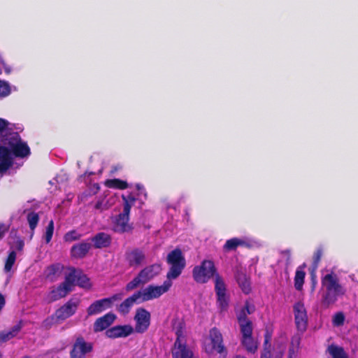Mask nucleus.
I'll list each match as a JSON object with an SVG mask.
<instances>
[{
    "label": "nucleus",
    "instance_id": "1",
    "mask_svg": "<svg viewBox=\"0 0 358 358\" xmlns=\"http://www.w3.org/2000/svg\"><path fill=\"white\" fill-rule=\"evenodd\" d=\"M321 285L324 289L321 303L325 308L334 305L338 298L343 297L346 294L345 287L340 283L338 277L334 272L322 277Z\"/></svg>",
    "mask_w": 358,
    "mask_h": 358
},
{
    "label": "nucleus",
    "instance_id": "2",
    "mask_svg": "<svg viewBox=\"0 0 358 358\" xmlns=\"http://www.w3.org/2000/svg\"><path fill=\"white\" fill-rule=\"evenodd\" d=\"M166 262L170 266L166 273V278L169 280L178 278L186 266L185 258L180 248H176L168 254Z\"/></svg>",
    "mask_w": 358,
    "mask_h": 358
},
{
    "label": "nucleus",
    "instance_id": "3",
    "mask_svg": "<svg viewBox=\"0 0 358 358\" xmlns=\"http://www.w3.org/2000/svg\"><path fill=\"white\" fill-rule=\"evenodd\" d=\"M217 275L220 274L211 260L202 261L200 265L194 266L192 270V277L197 283H206L212 278L215 280Z\"/></svg>",
    "mask_w": 358,
    "mask_h": 358
},
{
    "label": "nucleus",
    "instance_id": "4",
    "mask_svg": "<svg viewBox=\"0 0 358 358\" xmlns=\"http://www.w3.org/2000/svg\"><path fill=\"white\" fill-rule=\"evenodd\" d=\"M162 270L160 264H153L143 268L125 287L127 292L131 291L141 284H145L157 275Z\"/></svg>",
    "mask_w": 358,
    "mask_h": 358
},
{
    "label": "nucleus",
    "instance_id": "5",
    "mask_svg": "<svg viewBox=\"0 0 358 358\" xmlns=\"http://www.w3.org/2000/svg\"><path fill=\"white\" fill-rule=\"evenodd\" d=\"M215 292L217 297V305L220 312L227 311L229 307V296L227 294V287L220 275H216Z\"/></svg>",
    "mask_w": 358,
    "mask_h": 358
},
{
    "label": "nucleus",
    "instance_id": "6",
    "mask_svg": "<svg viewBox=\"0 0 358 358\" xmlns=\"http://www.w3.org/2000/svg\"><path fill=\"white\" fill-rule=\"evenodd\" d=\"M172 285L171 280L167 279L159 286L150 285L141 291V301H148L154 299L159 298L164 293L167 292Z\"/></svg>",
    "mask_w": 358,
    "mask_h": 358
},
{
    "label": "nucleus",
    "instance_id": "7",
    "mask_svg": "<svg viewBox=\"0 0 358 358\" xmlns=\"http://www.w3.org/2000/svg\"><path fill=\"white\" fill-rule=\"evenodd\" d=\"M94 344L87 342L82 336L76 338L70 351V358H86V355L93 351Z\"/></svg>",
    "mask_w": 358,
    "mask_h": 358
},
{
    "label": "nucleus",
    "instance_id": "8",
    "mask_svg": "<svg viewBox=\"0 0 358 358\" xmlns=\"http://www.w3.org/2000/svg\"><path fill=\"white\" fill-rule=\"evenodd\" d=\"M209 338L210 340L211 346L206 348V352L207 353L213 354L215 352L220 355H226L227 353L223 343L222 334L217 328L213 327L210 330Z\"/></svg>",
    "mask_w": 358,
    "mask_h": 358
},
{
    "label": "nucleus",
    "instance_id": "9",
    "mask_svg": "<svg viewBox=\"0 0 358 358\" xmlns=\"http://www.w3.org/2000/svg\"><path fill=\"white\" fill-rule=\"evenodd\" d=\"M134 319L136 322L134 331L138 334L147 331L151 322V315L148 310L144 308H137Z\"/></svg>",
    "mask_w": 358,
    "mask_h": 358
},
{
    "label": "nucleus",
    "instance_id": "10",
    "mask_svg": "<svg viewBox=\"0 0 358 358\" xmlns=\"http://www.w3.org/2000/svg\"><path fill=\"white\" fill-rule=\"evenodd\" d=\"M120 294H114L109 298L94 301L87 308V317L98 315L112 306L113 301L120 299Z\"/></svg>",
    "mask_w": 358,
    "mask_h": 358
},
{
    "label": "nucleus",
    "instance_id": "11",
    "mask_svg": "<svg viewBox=\"0 0 358 358\" xmlns=\"http://www.w3.org/2000/svg\"><path fill=\"white\" fill-rule=\"evenodd\" d=\"M294 314L296 327L298 331L304 332L308 327V316L303 303L297 302L294 305Z\"/></svg>",
    "mask_w": 358,
    "mask_h": 358
},
{
    "label": "nucleus",
    "instance_id": "12",
    "mask_svg": "<svg viewBox=\"0 0 358 358\" xmlns=\"http://www.w3.org/2000/svg\"><path fill=\"white\" fill-rule=\"evenodd\" d=\"M129 206H127L123 209L122 213H120L114 221V230L119 233L130 232L133 229L131 224L129 223Z\"/></svg>",
    "mask_w": 358,
    "mask_h": 358
},
{
    "label": "nucleus",
    "instance_id": "13",
    "mask_svg": "<svg viewBox=\"0 0 358 358\" xmlns=\"http://www.w3.org/2000/svg\"><path fill=\"white\" fill-rule=\"evenodd\" d=\"M80 301L77 299H71L59 308L55 310L56 316L62 321L73 315L78 309Z\"/></svg>",
    "mask_w": 358,
    "mask_h": 358
},
{
    "label": "nucleus",
    "instance_id": "14",
    "mask_svg": "<svg viewBox=\"0 0 358 358\" xmlns=\"http://www.w3.org/2000/svg\"><path fill=\"white\" fill-rule=\"evenodd\" d=\"M124 257L128 265L132 268L140 266L145 261V252L138 248L126 251Z\"/></svg>",
    "mask_w": 358,
    "mask_h": 358
},
{
    "label": "nucleus",
    "instance_id": "15",
    "mask_svg": "<svg viewBox=\"0 0 358 358\" xmlns=\"http://www.w3.org/2000/svg\"><path fill=\"white\" fill-rule=\"evenodd\" d=\"M253 328L248 329L246 327L241 331L242 338L241 344L248 352L255 353L258 348V344L252 337Z\"/></svg>",
    "mask_w": 358,
    "mask_h": 358
},
{
    "label": "nucleus",
    "instance_id": "16",
    "mask_svg": "<svg viewBox=\"0 0 358 358\" xmlns=\"http://www.w3.org/2000/svg\"><path fill=\"white\" fill-rule=\"evenodd\" d=\"M134 332L131 325H117L108 329L105 334L109 338H124Z\"/></svg>",
    "mask_w": 358,
    "mask_h": 358
},
{
    "label": "nucleus",
    "instance_id": "17",
    "mask_svg": "<svg viewBox=\"0 0 358 358\" xmlns=\"http://www.w3.org/2000/svg\"><path fill=\"white\" fill-rule=\"evenodd\" d=\"M115 319L116 315L110 312L97 318L93 324V331L94 333H98L104 330L106 331L115 322Z\"/></svg>",
    "mask_w": 358,
    "mask_h": 358
},
{
    "label": "nucleus",
    "instance_id": "18",
    "mask_svg": "<svg viewBox=\"0 0 358 358\" xmlns=\"http://www.w3.org/2000/svg\"><path fill=\"white\" fill-rule=\"evenodd\" d=\"M91 248L92 244L89 242L83 241L76 243L71 248V256L76 259H83L87 255Z\"/></svg>",
    "mask_w": 358,
    "mask_h": 358
},
{
    "label": "nucleus",
    "instance_id": "19",
    "mask_svg": "<svg viewBox=\"0 0 358 358\" xmlns=\"http://www.w3.org/2000/svg\"><path fill=\"white\" fill-rule=\"evenodd\" d=\"M96 249L108 248L110 245L112 238L110 235L105 232H99L90 238Z\"/></svg>",
    "mask_w": 358,
    "mask_h": 358
},
{
    "label": "nucleus",
    "instance_id": "20",
    "mask_svg": "<svg viewBox=\"0 0 358 358\" xmlns=\"http://www.w3.org/2000/svg\"><path fill=\"white\" fill-rule=\"evenodd\" d=\"M139 299H141V291L134 293L131 296L124 299L118 306V312L122 315L128 314L131 308Z\"/></svg>",
    "mask_w": 358,
    "mask_h": 358
},
{
    "label": "nucleus",
    "instance_id": "21",
    "mask_svg": "<svg viewBox=\"0 0 358 358\" xmlns=\"http://www.w3.org/2000/svg\"><path fill=\"white\" fill-rule=\"evenodd\" d=\"M235 278L239 287L245 294L251 292L250 279L245 272L238 269L235 273Z\"/></svg>",
    "mask_w": 358,
    "mask_h": 358
},
{
    "label": "nucleus",
    "instance_id": "22",
    "mask_svg": "<svg viewBox=\"0 0 358 358\" xmlns=\"http://www.w3.org/2000/svg\"><path fill=\"white\" fill-rule=\"evenodd\" d=\"M10 148L13 155L15 157L24 158L30 155L31 151L28 145L22 142L20 140L14 144H10Z\"/></svg>",
    "mask_w": 358,
    "mask_h": 358
},
{
    "label": "nucleus",
    "instance_id": "23",
    "mask_svg": "<svg viewBox=\"0 0 358 358\" xmlns=\"http://www.w3.org/2000/svg\"><path fill=\"white\" fill-rule=\"evenodd\" d=\"M173 358H193V352L187 344L173 345L171 351Z\"/></svg>",
    "mask_w": 358,
    "mask_h": 358
},
{
    "label": "nucleus",
    "instance_id": "24",
    "mask_svg": "<svg viewBox=\"0 0 358 358\" xmlns=\"http://www.w3.org/2000/svg\"><path fill=\"white\" fill-rule=\"evenodd\" d=\"M70 292H71V289L66 287L63 283H61L57 288L52 289L49 293V301L51 302L56 301L65 297Z\"/></svg>",
    "mask_w": 358,
    "mask_h": 358
},
{
    "label": "nucleus",
    "instance_id": "25",
    "mask_svg": "<svg viewBox=\"0 0 358 358\" xmlns=\"http://www.w3.org/2000/svg\"><path fill=\"white\" fill-rule=\"evenodd\" d=\"M240 246L250 248V244L243 239L238 238H232L226 241L223 245V250L224 252L234 251L237 249L238 247Z\"/></svg>",
    "mask_w": 358,
    "mask_h": 358
},
{
    "label": "nucleus",
    "instance_id": "26",
    "mask_svg": "<svg viewBox=\"0 0 358 358\" xmlns=\"http://www.w3.org/2000/svg\"><path fill=\"white\" fill-rule=\"evenodd\" d=\"M323 255V248L322 247H319L317 248L315 252H314L313 257V263H312V267H313V271L311 273V279H312V289L313 290L315 289L317 280H316V276L315 274V271L318 268L320 262L321 261L322 257Z\"/></svg>",
    "mask_w": 358,
    "mask_h": 358
},
{
    "label": "nucleus",
    "instance_id": "27",
    "mask_svg": "<svg viewBox=\"0 0 358 358\" xmlns=\"http://www.w3.org/2000/svg\"><path fill=\"white\" fill-rule=\"evenodd\" d=\"M62 266L59 264H51L44 271L45 277L50 282H55L60 275Z\"/></svg>",
    "mask_w": 358,
    "mask_h": 358
},
{
    "label": "nucleus",
    "instance_id": "28",
    "mask_svg": "<svg viewBox=\"0 0 358 358\" xmlns=\"http://www.w3.org/2000/svg\"><path fill=\"white\" fill-rule=\"evenodd\" d=\"M306 267V264H303L302 265L297 267L295 276H294V287L296 290L301 291L303 288V285L304 284V280L306 277V272L304 271V268Z\"/></svg>",
    "mask_w": 358,
    "mask_h": 358
},
{
    "label": "nucleus",
    "instance_id": "29",
    "mask_svg": "<svg viewBox=\"0 0 358 358\" xmlns=\"http://www.w3.org/2000/svg\"><path fill=\"white\" fill-rule=\"evenodd\" d=\"M105 185L108 188L121 190L126 189L129 187L127 181L119 178L106 180L105 182Z\"/></svg>",
    "mask_w": 358,
    "mask_h": 358
},
{
    "label": "nucleus",
    "instance_id": "30",
    "mask_svg": "<svg viewBox=\"0 0 358 358\" xmlns=\"http://www.w3.org/2000/svg\"><path fill=\"white\" fill-rule=\"evenodd\" d=\"M238 324L240 326V330H243V328L246 327L248 329L253 328L252 322L248 318V314L245 310L241 309L236 315Z\"/></svg>",
    "mask_w": 358,
    "mask_h": 358
},
{
    "label": "nucleus",
    "instance_id": "31",
    "mask_svg": "<svg viewBox=\"0 0 358 358\" xmlns=\"http://www.w3.org/2000/svg\"><path fill=\"white\" fill-rule=\"evenodd\" d=\"M13 165V159L10 150L6 155H3L0 159V173L6 172Z\"/></svg>",
    "mask_w": 358,
    "mask_h": 358
},
{
    "label": "nucleus",
    "instance_id": "32",
    "mask_svg": "<svg viewBox=\"0 0 358 358\" xmlns=\"http://www.w3.org/2000/svg\"><path fill=\"white\" fill-rule=\"evenodd\" d=\"M77 273L78 271L75 268H70V271L68 274L66 275L64 281L62 283L66 287H69L72 289V287L74 286L75 282L77 281V278L78 275Z\"/></svg>",
    "mask_w": 358,
    "mask_h": 358
},
{
    "label": "nucleus",
    "instance_id": "33",
    "mask_svg": "<svg viewBox=\"0 0 358 358\" xmlns=\"http://www.w3.org/2000/svg\"><path fill=\"white\" fill-rule=\"evenodd\" d=\"M328 350L332 358H348L341 347L331 345L328 348Z\"/></svg>",
    "mask_w": 358,
    "mask_h": 358
},
{
    "label": "nucleus",
    "instance_id": "34",
    "mask_svg": "<svg viewBox=\"0 0 358 358\" xmlns=\"http://www.w3.org/2000/svg\"><path fill=\"white\" fill-rule=\"evenodd\" d=\"M61 322L57 317L56 316V313H55L50 316L46 317L41 323V327L45 330H49L57 323Z\"/></svg>",
    "mask_w": 358,
    "mask_h": 358
},
{
    "label": "nucleus",
    "instance_id": "35",
    "mask_svg": "<svg viewBox=\"0 0 358 358\" xmlns=\"http://www.w3.org/2000/svg\"><path fill=\"white\" fill-rule=\"evenodd\" d=\"M27 220L29 223V228L31 231H34L39 222V215L34 211L29 212L27 215Z\"/></svg>",
    "mask_w": 358,
    "mask_h": 358
},
{
    "label": "nucleus",
    "instance_id": "36",
    "mask_svg": "<svg viewBox=\"0 0 358 358\" xmlns=\"http://www.w3.org/2000/svg\"><path fill=\"white\" fill-rule=\"evenodd\" d=\"M16 260V252L14 250L10 251L6 258L4 270L6 272H9Z\"/></svg>",
    "mask_w": 358,
    "mask_h": 358
},
{
    "label": "nucleus",
    "instance_id": "37",
    "mask_svg": "<svg viewBox=\"0 0 358 358\" xmlns=\"http://www.w3.org/2000/svg\"><path fill=\"white\" fill-rule=\"evenodd\" d=\"M270 336L268 335L265 336L264 343V349L261 353L260 358H271V345L269 343Z\"/></svg>",
    "mask_w": 358,
    "mask_h": 358
},
{
    "label": "nucleus",
    "instance_id": "38",
    "mask_svg": "<svg viewBox=\"0 0 358 358\" xmlns=\"http://www.w3.org/2000/svg\"><path fill=\"white\" fill-rule=\"evenodd\" d=\"M82 234L78 233L76 230L73 229L67 233H66L64 236V240L65 242H73L75 241H78L81 238Z\"/></svg>",
    "mask_w": 358,
    "mask_h": 358
},
{
    "label": "nucleus",
    "instance_id": "39",
    "mask_svg": "<svg viewBox=\"0 0 358 358\" xmlns=\"http://www.w3.org/2000/svg\"><path fill=\"white\" fill-rule=\"evenodd\" d=\"M122 199L123 201V209H124L127 205V207L129 206V211H130L132 206L134 204L136 200V197L130 193L127 196L124 194L122 195Z\"/></svg>",
    "mask_w": 358,
    "mask_h": 358
},
{
    "label": "nucleus",
    "instance_id": "40",
    "mask_svg": "<svg viewBox=\"0 0 358 358\" xmlns=\"http://www.w3.org/2000/svg\"><path fill=\"white\" fill-rule=\"evenodd\" d=\"M54 232V222L51 220L45 229V233L44 234V238L46 243H49L52 238Z\"/></svg>",
    "mask_w": 358,
    "mask_h": 358
},
{
    "label": "nucleus",
    "instance_id": "41",
    "mask_svg": "<svg viewBox=\"0 0 358 358\" xmlns=\"http://www.w3.org/2000/svg\"><path fill=\"white\" fill-rule=\"evenodd\" d=\"M77 285L80 287L86 288L90 287V279L85 274H83L80 271L78 275Z\"/></svg>",
    "mask_w": 358,
    "mask_h": 358
},
{
    "label": "nucleus",
    "instance_id": "42",
    "mask_svg": "<svg viewBox=\"0 0 358 358\" xmlns=\"http://www.w3.org/2000/svg\"><path fill=\"white\" fill-rule=\"evenodd\" d=\"M176 339L174 342L173 345L187 344L185 336H184L182 327L177 329L176 331Z\"/></svg>",
    "mask_w": 358,
    "mask_h": 358
},
{
    "label": "nucleus",
    "instance_id": "43",
    "mask_svg": "<svg viewBox=\"0 0 358 358\" xmlns=\"http://www.w3.org/2000/svg\"><path fill=\"white\" fill-rule=\"evenodd\" d=\"M345 322V315L343 312L336 313L333 317V324L335 327H340L343 325Z\"/></svg>",
    "mask_w": 358,
    "mask_h": 358
},
{
    "label": "nucleus",
    "instance_id": "44",
    "mask_svg": "<svg viewBox=\"0 0 358 358\" xmlns=\"http://www.w3.org/2000/svg\"><path fill=\"white\" fill-rule=\"evenodd\" d=\"M10 92L9 85L6 83L0 80V96H6L9 94Z\"/></svg>",
    "mask_w": 358,
    "mask_h": 358
},
{
    "label": "nucleus",
    "instance_id": "45",
    "mask_svg": "<svg viewBox=\"0 0 358 358\" xmlns=\"http://www.w3.org/2000/svg\"><path fill=\"white\" fill-rule=\"evenodd\" d=\"M14 338L13 334L9 331H3L0 332V343H5Z\"/></svg>",
    "mask_w": 358,
    "mask_h": 358
},
{
    "label": "nucleus",
    "instance_id": "46",
    "mask_svg": "<svg viewBox=\"0 0 358 358\" xmlns=\"http://www.w3.org/2000/svg\"><path fill=\"white\" fill-rule=\"evenodd\" d=\"M241 309L245 310V312H246L248 315H250L255 312V307L253 304L250 303L248 301H246L245 302L244 306Z\"/></svg>",
    "mask_w": 358,
    "mask_h": 358
},
{
    "label": "nucleus",
    "instance_id": "47",
    "mask_svg": "<svg viewBox=\"0 0 358 358\" xmlns=\"http://www.w3.org/2000/svg\"><path fill=\"white\" fill-rule=\"evenodd\" d=\"M24 246V241L20 238H17L15 242V249L20 252V251L23 250Z\"/></svg>",
    "mask_w": 358,
    "mask_h": 358
},
{
    "label": "nucleus",
    "instance_id": "48",
    "mask_svg": "<svg viewBox=\"0 0 358 358\" xmlns=\"http://www.w3.org/2000/svg\"><path fill=\"white\" fill-rule=\"evenodd\" d=\"M22 329V324L21 322H19L18 324L14 325L9 331L12 333V335L13 334V337H15L17 334Z\"/></svg>",
    "mask_w": 358,
    "mask_h": 358
},
{
    "label": "nucleus",
    "instance_id": "49",
    "mask_svg": "<svg viewBox=\"0 0 358 358\" xmlns=\"http://www.w3.org/2000/svg\"><path fill=\"white\" fill-rule=\"evenodd\" d=\"M8 226H6L3 223L0 222V240L3 237L4 234L8 231Z\"/></svg>",
    "mask_w": 358,
    "mask_h": 358
},
{
    "label": "nucleus",
    "instance_id": "50",
    "mask_svg": "<svg viewBox=\"0 0 358 358\" xmlns=\"http://www.w3.org/2000/svg\"><path fill=\"white\" fill-rule=\"evenodd\" d=\"M8 126V122L3 119L0 118V132L3 131Z\"/></svg>",
    "mask_w": 358,
    "mask_h": 358
},
{
    "label": "nucleus",
    "instance_id": "51",
    "mask_svg": "<svg viewBox=\"0 0 358 358\" xmlns=\"http://www.w3.org/2000/svg\"><path fill=\"white\" fill-rule=\"evenodd\" d=\"M5 303H6L5 298L3 296V294H1L0 293V311L2 310V308L5 306Z\"/></svg>",
    "mask_w": 358,
    "mask_h": 358
},
{
    "label": "nucleus",
    "instance_id": "52",
    "mask_svg": "<svg viewBox=\"0 0 358 358\" xmlns=\"http://www.w3.org/2000/svg\"><path fill=\"white\" fill-rule=\"evenodd\" d=\"M101 205H102V203H101V201H98V202L95 204V208H96V209H99V208H101Z\"/></svg>",
    "mask_w": 358,
    "mask_h": 358
},
{
    "label": "nucleus",
    "instance_id": "53",
    "mask_svg": "<svg viewBox=\"0 0 358 358\" xmlns=\"http://www.w3.org/2000/svg\"><path fill=\"white\" fill-rule=\"evenodd\" d=\"M273 358H282V353L281 352H278Z\"/></svg>",
    "mask_w": 358,
    "mask_h": 358
},
{
    "label": "nucleus",
    "instance_id": "54",
    "mask_svg": "<svg viewBox=\"0 0 358 358\" xmlns=\"http://www.w3.org/2000/svg\"><path fill=\"white\" fill-rule=\"evenodd\" d=\"M234 358H246V357L244 356H242V355H236Z\"/></svg>",
    "mask_w": 358,
    "mask_h": 358
},
{
    "label": "nucleus",
    "instance_id": "55",
    "mask_svg": "<svg viewBox=\"0 0 358 358\" xmlns=\"http://www.w3.org/2000/svg\"><path fill=\"white\" fill-rule=\"evenodd\" d=\"M284 253L289 255L290 254V251L287 250L284 251Z\"/></svg>",
    "mask_w": 358,
    "mask_h": 358
},
{
    "label": "nucleus",
    "instance_id": "56",
    "mask_svg": "<svg viewBox=\"0 0 358 358\" xmlns=\"http://www.w3.org/2000/svg\"><path fill=\"white\" fill-rule=\"evenodd\" d=\"M136 188H137L138 189H141V185H140L139 184H137V185H136Z\"/></svg>",
    "mask_w": 358,
    "mask_h": 358
},
{
    "label": "nucleus",
    "instance_id": "57",
    "mask_svg": "<svg viewBox=\"0 0 358 358\" xmlns=\"http://www.w3.org/2000/svg\"><path fill=\"white\" fill-rule=\"evenodd\" d=\"M290 358H292V357H290Z\"/></svg>",
    "mask_w": 358,
    "mask_h": 358
}]
</instances>
